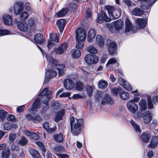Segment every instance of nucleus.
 I'll use <instances>...</instances> for the list:
<instances>
[{"label":"nucleus","mask_w":158,"mask_h":158,"mask_svg":"<svg viewBox=\"0 0 158 158\" xmlns=\"http://www.w3.org/2000/svg\"><path fill=\"white\" fill-rule=\"evenodd\" d=\"M28 141L27 139L24 137H22L20 139V145L24 146L27 144Z\"/></svg>","instance_id":"obj_49"},{"label":"nucleus","mask_w":158,"mask_h":158,"mask_svg":"<svg viewBox=\"0 0 158 158\" xmlns=\"http://www.w3.org/2000/svg\"><path fill=\"white\" fill-rule=\"evenodd\" d=\"M23 2H20V19L24 20L22 23L20 22V31L24 32L27 31L28 28V25L25 20L27 18L28 14L26 11H21L23 8Z\"/></svg>","instance_id":"obj_3"},{"label":"nucleus","mask_w":158,"mask_h":158,"mask_svg":"<svg viewBox=\"0 0 158 158\" xmlns=\"http://www.w3.org/2000/svg\"><path fill=\"white\" fill-rule=\"evenodd\" d=\"M144 13L143 11L139 8H136L132 11V14L135 16H141Z\"/></svg>","instance_id":"obj_36"},{"label":"nucleus","mask_w":158,"mask_h":158,"mask_svg":"<svg viewBox=\"0 0 158 158\" xmlns=\"http://www.w3.org/2000/svg\"><path fill=\"white\" fill-rule=\"evenodd\" d=\"M2 19L4 23L8 25H11L12 24V17L8 15H5L2 17Z\"/></svg>","instance_id":"obj_19"},{"label":"nucleus","mask_w":158,"mask_h":158,"mask_svg":"<svg viewBox=\"0 0 158 158\" xmlns=\"http://www.w3.org/2000/svg\"><path fill=\"white\" fill-rule=\"evenodd\" d=\"M87 51L90 53L95 54L97 52V50L93 46L91 45L86 48Z\"/></svg>","instance_id":"obj_40"},{"label":"nucleus","mask_w":158,"mask_h":158,"mask_svg":"<svg viewBox=\"0 0 158 158\" xmlns=\"http://www.w3.org/2000/svg\"><path fill=\"white\" fill-rule=\"evenodd\" d=\"M129 121L133 127L134 130L136 132H138L139 133H141V130L140 129V127L136 122H134L132 119H131Z\"/></svg>","instance_id":"obj_24"},{"label":"nucleus","mask_w":158,"mask_h":158,"mask_svg":"<svg viewBox=\"0 0 158 158\" xmlns=\"http://www.w3.org/2000/svg\"><path fill=\"white\" fill-rule=\"evenodd\" d=\"M86 62L89 64L97 63L98 61V57L95 55L88 54L85 57Z\"/></svg>","instance_id":"obj_8"},{"label":"nucleus","mask_w":158,"mask_h":158,"mask_svg":"<svg viewBox=\"0 0 158 158\" xmlns=\"http://www.w3.org/2000/svg\"><path fill=\"white\" fill-rule=\"evenodd\" d=\"M101 103L103 105H105L107 103L112 104L113 103V100L109 95L106 94L102 99Z\"/></svg>","instance_id":"obj_27"},{"label":"nucleus","mask_w":158,"mask_h":158,"mask_svg":"<svg viewBox=\"0 0 158 158\" xmlns=\"http://www.w3.org/2000/svg\"><path fill=\"white\" fill-rule=\"evenodd\" d=\"M34 40L35 42L39 44H43L45 41L43 35L40 33L35 35Z\"/></svg>","instance_id":"obj_20"},{"label":"nucleus","mask_w":158,"mask_h":158,"mask_svg":"<svg viewBox=\"0 0 158 158\" xmlns=\"http://www.w3.org/2000/svg\"><path fill=\"white\" fill-rule=\"evenodd\" d=\"M71 53L72 56L75 58L79 57L81 55V52L79 50L72 49Z\"/></svg>","instance_id":"obj_38"},{"label":"nucleus","mask_w":158,"mask_h":158,"mask_svg":"<svg viewBox=\"0 0 158 158\" xmlns=\"http://www.w3.org/2000/svg\"><path fill=\"white\" fill-rule=\"evenodd\" d=\"M76 122L74 124L73 127H71V132L73 135H78L81 131V127L82 124V119H76Z\"/></svg>","instance_id":"obj_4"},{"label":"nucleus","mask_w":158,"mask_h":158,"mask_svg":"<svg viewBox=\"0 0 158 158\" xmlns=\"http://www.w3.org/2000/svg\"><path fill=\"white\" fill-rule=\"evenodd\" d=\"M128 110L131 113H135L138 110V106L132 101H129L127 103Z\"/></svg>","instance_id":"obj_11"},{"label":"nucleus","mask_w":158,"mask_h":158,"mask_svg":"<svg viewBox=\"0 0 158 158\" xmlns=\"http://www.w3.org/2000/svg\"><path fill=\"white\" fill-rule=\"evenodd\" d=\"M84 85L83 84L80 82H77L76 83V89L79 91L82 90L84 88Z\"/></svg>","instance_id":"obj_45"},{"label":"nucleus","mask_w":158,"mask_h":158,"mask_svg":"<svg viewBox=\"0 0 158 158\" xmlns=\"http://www.w3.org/2000/svg\"><path fill=\"white\" fill-rule=\"evenodd\" d=\"M158 144V136H153L152 137L150 143L148 145V147L153 148L156 147Z\"/></svg>","instance_id":"obj_17"},{"label":"nucleus","mask_w":158,"mask_h":158,"mask_svg":"<svg viewBox=\"0 0 158 158\" xmlns=\"http://www.w3.org/2000/svg\"><path fill=\"white\" fill-rule=\"evenodd\" d=\"M96 41L98 45L102 47L104 44V40L102 37L99 35H98L96 37Z\"/></svg>","instance_id":"obj_32"},{"label":"nucleus","mask_w":158,"mask_h":158,"mask_svg":"<svg viewBox=\"0 0 158 158\" xmlns=\"http://www.w3.org/2000/svg\"><path fill=\"white\" fill-rule=\"evenodd\" d=\"M23 134L27 136H30L31 138L34 140H37L39 138V136L34 133H32L29 131L26 130L22 131Z\"/></svg>","instance_id":"obj_18"},{"label":"nucleus","mask_w":158,"mask_h":158,"mask_svg":"<svg viewBox=\"0 0 158 158\" xmlns=\"http://www.w3.org/2000/svg\"><path fill=\"white\" fill-rule=\"evenodd\" d=\"M93 87L92 86L88 85L86 87V90L89 96H90L92 94L93 91Z\"/></svg>","instance_id":"obj_50"},{"label":"nucleus","mask_w":158,"mask_h":158,"mask_svg":"<svg viewBox=\"0 0 158 158\" xmlns=\"http://www.w3.org/2000/svg\"><path fill=\"white\" fill-rule=\"evenodd\" d=\"M119 96L123 100H126L129 98V94L126 92L121 91V92H120Z\"/></svg>","instance_id":"obj_37"},{"label":"nucleus","mask_w":158,"mask_h":158,"mask_svg":"<svg viewBox=\"0 0 158 158\" xmlns=\"http://www.w3.org/2000/svg\"><path fill=\"white\" fill-rule=\"evenodd\" d=\"M85 41L83 40H77L76 48L77 49H82L84 47V42Z\"/></svg>","instance_id":"obj_46"},{"label":"nucleus","mask_w":158,"mask_h":158,"mask_svg":"<svg viewBox=\"0 0 158 158\" xmlns=\"http://www.w3.org/2000/svg\"><path fill=\"white\" fill-rule=\"evenodd\" d=\"M123 21L121 19L115 21L113 23V26L115 30L117 31L121 30L123 27Z\"/></svg>","instance_id":"obj_22"},{"label":"nucleus","mask_w":158,"mask_h":158,"mask_svg":"<svg viewBox=\"0 0 158 158\" xmlns=\"http://www.w3.org/2000/svg\"><path fill=\"white\" fill-rule=\"evenodd\" d=\"M10 155V151L9 148H6L2 152V158H9Z\"/></svg>","instance_id":"obj_35"},{"label":"nucleus","mask_w":158,"mask_h":158,"mask_svg":"<svg viewBox=\"0 0 158 158\" xmlns=\"http://www.w3.org/2000/svg\"><path fill=\"white\" fill-rule=\"evenodd\" d=\"M136 24L142 29L144 28L147 23V22L143 19L138 18L135 21Z\"/></svg>","instance_id":"obj_23"},{"label":"nucleus","mask_w":158,"mask_h":158,"mask_svg":"<svg viewBox=\"0 0 158 158\" xmlns=\"http://www.w3.org/2000/svg\"><path fill=\"white\" fill-rule=\"evenodd\" d=\"M118 82L119 84L122 86H123L124 85L125 82H127V81H125L124 80L122 79V78H119L118 79Z\"/></svg>","instance_id":"obj_62"},{"label":"nucleus","mask_w":158,"mask_h":158,"mask_svg":"<svg viewBox=\"0 0 158 158\" xmlns=\"http://www.w3.org/2000/svg\"><path fill=\"white\" fill-rule=\"evenodd\" d=\"M53 139L57 143H62L63 139V135L61 132L55 134L53 136Z\"/></svg>","instance_id":"obj_26"},{"label":"nucleus","mask_w":158,"mask_h":158,"mask_svg":"<svg viewBox=\"0 0 158 158\" xmlns=\"http://www.w3.org/2000/svg\"><path fill=\"white\" fill-rule=\"evenodd\" d=\"M57 73L55 71L51 69L48 70L46 73L45 79H48L52 77H55Z\"/></svg>","instance_id":"obj_28"},{"label":"nucleus","mask_w":158,"mask_h":158,"mask_svg":"<svg viewBox=\"0 0 158 158\" xmlns=\"http://www.w3.org/2000/svg\"><path fill=\"white\" fill-rule=\"evenodd\" d=\"M60 107V105L59 103L56 102H52V108L54 112H56Z\"/></svg>","instance_id":"obj_41"},{"label":"nucleus","mask_w":158,"mask_h":158,"mask_svg":"<svg viewBox=\"0 0 158 158\" xmlns=\"http://www.w3.org/2000/svg\"><path fill=\"white\" fill-rule=\"evenodd\" d=\"M104 21L106 22H109L110 21V19L108 18L104 12H102L98 14L97 22V23H101Z\"/></svg>","instance_id":"obj_10"},{"label":"nucleus","mask_w":158,"mask_h":158,"mask_svg":"<svg viewBox=\"0 0 158 158\" xmlns=\"http://www.w3.org/2000/svg\"><path fill=\"white\" fill-rule=\"evenodd\" d=\"M63 150V147L61 146H57L56 147L54 148V150L55 152H62Z\"/></svg>","instance_id":"obj_59"},{"label":"nucleus","mask_w":158,"mask_h":158,"mask_svg":"<svg viewBox=\"0 0 158 158\" xmlns=\"http://www.w3.org/2000/svg\"><path fill=\"white\" fill-rule=\"evenodd\" d=\"M141 2V7L143 9L148 10L150 6H152L154 3H152L150 0H139Z\"/></svg>","instance_id":"obj_13"},{"label":"nucleus","mask_w":158,"mask_h":158,"mask_svg":"<svg viewBox=\"0 0 158 158\" xmlns=\"http://www.w3.org/2000/svg\"><path fill=\"white\" fill-rule=\"evenodd\" d=\"M59 35L57 33H51L50 35V40L48 43V47L50 48L53 45V42L58 43L59 42Z\"/></svg>","instance_id":"obj_9"},{"label":"nucleus","mask_w":158,"mask_h":158,"mask_svg":"<svg viewBox=\"0 0 158 158\" xmlns=\"http://www.w3.org/2000/svg\"><path fill=\"white\" fill-rule=\"evenodd\" d=\"M16 135L15 134H10L9 135V139L10 141H13L16 138Z\"/></svg>","instance_id":"obj_57"},{"label":"nucleus","mask_w":158,"mask_h":158,"mask_svg":"<svg viewBox=\"0 0 158 158\" xmlns=\"http://www.w3.org/2000/svg\"><path fill=\"white\" fill-rule=\"evenodd\" d=\"M65 23L66 21L64 19H60L57 21L56 24L60 32H61L63 31Z\"/></svg>","instance_id":"obj_25"},{"label":"nucleus","mask_w":158,"mask_h":158,"mask_svg":"<svg viewBox=\"0 0 158 158\" xmlns=\"http://www.w3.org/2000/svg\"><path fill=\"white\" fill-rule=\"evenodd\" d=\"M47 60L49 63L54 64L55 68L58 71L59 76H62L64 75L65 71V66L63 64H57L58 61L55 60L51 56L49 55H45Z\"/></svg>","instance_id":"obj_2"},{"label":"nucleus","mask_w":158,"mask_h":158,"mask_svg":"<svg viewBox=\"0 0 158 158\" xmlns=\"http://www.w3.org/2000/svg\"><path fill=\"white\" fill-rule=\"evenodd\" d=\"M141 110L145 111L147 109V102L146 100H141L139 103Z\"/></svg>","instance_id":"obj_30"},{"label":"nucleus","mask_w":158,"mask_h":158,"mask_svg":"<svg viewBox=\"0 0 158 158\" xmlns=\"http://www.w3.org/2000/svg\"><path fill=\"white\" fill-rule=\"evenodd\" d=\"M107 82L103 80H101L98 82V86L100 88H106L107 86Z\"/></svg>","instance_id":"obj_44"},{"label":"nucleus","mask_w":158,"mask_h":158,"mask_svg":"<svg viewBox=\"0 0 158 158\" xmlns=\"http://www.w3.org/2000/svg\"><path fill=\"white\" fill-rule=\"evenodd\" d=\"M4 127L5 130H9L12 127L11 124L10 123H6L4 124Z\"/></svg>","instance_id":"obj_55"},{"label":"nucleus","mask_w":158,"mask_h":158,"mask_svg":"<svg viewBox=\"0 0 158 158\" xmlns=\"http://www.w3.org/2000/svg\"><path fill=\"white\" fill-rule=\"evenodd\" d=\"M151 136V135L149 133H144L141 136V138L143 141L145 142H147L149 141Z\"/></svg>","instance_id":"obj_34"},{"label":"nucleus","mask_w":158,"mask_h":158,"mask_svg":"<svg viewBox=\"0 0 158 158\" xmlns=\"http://www.w3.org/2000/svg\"><path fill=\"white\" fill-rule=\"evenodd\" d=\"M49 90V87L47 86L44 88L42 91L39 94L38 97H37L33 104L31 110L33 111L35 110L38 109L39 106V102L41 99L40 96L42 98L41 99L42 102L45 104L47 106H48V102L50 96L49 94H47Z\"/></svg>","instance_id":"obj_1"},{"label":"nucleus","mask_w":158,"mask_h":158,"mask_svg":"<svg viewBox=\"0 0 158 158\" xmlns=\"http://www.w3.org/2000/svg\"><path fill=\"white\" fill-rule=\"evenodd\" d=\"M96 35V32L94 29L93 28L90 29L88 33L87 41L89 42H92Z\"/></svg>","instance_id":"obj_21"},{"label":"nucleus","mask_w":158,"mask_h":158,"mask_svg":"<svg viewBox=\"0 0 158 158\" xmlns=\"http://www.w3.org/2000/svg\"><path fill=\"white\" fill-rule=\"evenodd\" d=\"M24 6L26 10L28 11L30 10L31 8L30 6V3H25Z\"/></svg>","instance_id":"obj_64"},{"label":"nucleus","mask_w":158,"mask_h":158,"mask_svg":"<svg viewBox=\"0 0 158 158\" xmlns=\"http://www.w3.org/2000/svg\"><path fill=\"white\" fill-rule=\"evenodd\" d=\"M107 45H108V49L109 54L111 55L114 54L117 50V45L114 42H111L110 39H107L106 41Z\"/></svg>","instance_id":"obj_7"},{"label":"nucleus","mask_w":158,"mask_h":158,"mask_svg":"<svg viewBox=\"0 0 158 158\" xmlns=\"http://www.w3.org/2000/svg\"><path fill=\"white\" fill-rule=\"evenodd\" d=\"M67 46L68 45L66 43H63L58 48H55L54 50V51L56 53L62 54L66 51Z\"/></svg>","instance_id":"obj_12"},{"label":"nucleus","mask_w":158,"mask_h":158,"mask_svg":"<svg viewBox=\"0 0 158 158\" xmlns=\"http://www.w3.org/2000/svg\"><path fill=\"white\" fill-rule=\"evenodd\" d=\"M112 92L114 95H117L118 93L121 92L120 88H115L112 89Z\"/></svg>","instance_id":"obj_51"},{"label":"nucleus","mask_w":158,"mask_h":158,"mask_svg":"<svg viewBox=\"0 0 158 158\" xmlns=\"http://www.w3.org/2000/svg\"><path fill=\"white\" fill-rule=\"evenodd\" d=\"M86 32L83 28H78L76 30V37L77 40L85 41L86 39Z\"/></svg>","instance_id":"obj_5"},{"label":"nucleus","mask_w":158,"mask_h":158,"mask_svg":"<svg viewBox=\"0 0 158 158\" xmlns=\"http://www.w3.org/2000/svg\"><path fill=\"white\" fill-rule=\"evenodd\" d=\"M106 8L108 11V12L110 17L111 16L115 19H117L121 15L120 12L117 10H114V7L110 6H106Z\"/></svg>","instance_id":"obj_6"},{"label":"nucleus","mask_w":158,"mask_h":158,"mask_svg":"<svg viewBox=\"0 0 158 158\" xmlns=\"http://www.w3.org/2000/svg\"><path fill=\"white\" fill-rule=\"evenodd\" d=\"M37 145L38 146L39 148L41 151L42 153L44 156H45V153L46 150L45 148L44 144L41 142L37 141L36 143Z\"/></svg>","instance_id":"obj_33"},{"label":"nucleus","mask_w":158,"mask_h":158,"mask_svg":"<svg viewBox=\"0 0 158 158\" xmlns=\"http://www.w3.org/2000/svg\"><path fill=\"white\" fill-rule=\"evenodd\" d=\"M148 108L149 109H152L153 108V105L151 101V98L149 96L148 98Z\"/></svg>","instance_id":"obj_52"},{"label":"nucleus","mask_w":158,"mask_h":158,"mask_svg":"<svg viewBox=\"0 0 158 158\" xmlns=\"http://www.w3.org/2000/svg\"><path fill=\"white\" fill-rule=\"evenodd\" d=\"M64 84L65 88L67 89H71L74 86L73 81L69 79L64 80Z\"/></svg>","instance_id":"obj_14"},{"label":"nucleus","mask_w":158,"mask_h":158,"mask_svg":"<svg viewBox=\"0 0 158 158\" xmlns=\"http://www.w3.org/2000/svg\"><path fill=\"white\" fill-rule=\"evenodd\" d=\"M43 128L46 130L47 129H48L49 127V126L48 122H45L43 123Z\"/></svg>","instance_id":"obj_63"},{"label":"nucleus","mask_w":158,"mask_h":158,"mask_svg":"<svg viewBox=\"0 0 158 158\" xmlns=\"http://www.w3.org/2000/svg\"><path fill=\"white\" fill-rule=\"evenodd\" d=\"M68 10H69L67 8H63L57 12L56 15L57 17H63L67 14Z\"/></svg>","instance_id":"obj_29"},{"label":"nucleus","mask_w":158,"mask_h":158,"mask_svg":"<svg viewBox=\"0 0 158 158\" xmlns=\"http://www.w3.org/2000/svg\"><path fill=\"white\" fill-rule=\"evenodd\" d=\"M125 26V33L127 34L133 28V26L131 22L127 17L126 18V19Z\"/></svg>","instance_id":"obj_15"},{"label":"nucleus","mask_w":158,"mask_h":158,"mask_svg":"<svg viewBox=\"0 0 158 158\" xmlns=\"http://www.w3.org/2000/svg\"><path fill=\"white\" fill-rule=\"evenodd\" d=\"M6 118H15V115L13 114H8V112L6 111L3 109L0 110V118H5L7 116Z\"/></svg>","instance_id":"obj_16"},{"label":"nucleus","mask_w":158,"mask_h":158,"mask_svg":"<svg viewBox=\"0 0 158 158\" xmlns=\"http://www.w3.org/2000/svg\"><path fill=\"white\" fill-rule=\"evenodd\" d=\"M83 98V96L79 94H73V96L71 97V98L74 99H78L82 98Z\"/></svg>","instance_id":"obj_56"},{"label":"nucleus","mask_w":158,"mask_h":158,"mask_svg":"<svg viewBox=\"0 0 158 158\" xmlns=\"http://www.w3.org/2000/svg\"><path fill=\"white\" fill-rule=\"evenodd\" d=\"M11 32L6 30H0V35L1 36L10 34Z\"/></svg>","instance_id":"obj_54"},{"label":"nucleus","mask_w":158,"mask_h":158,"mask_svg":"<svg viewBox=\"0 0 158 158\" xmlns=\"http://www.w3.org/2000/svg\"><path fill=\"white\" fill-rule=\"evenodd\" d=\"M71 94L70 93H64L59 95V97L60 98L62 97H67L70 96Z\"/></svg>","instance_id":"obj_60"},{"label":"nucleus","mask_w":158,"mask_h":158,"mask_svg":"<svg viewBox=\"0 0 158 158\" xmlns=\"http://www.w3.org/2000/svg\"><path fill=\"white\" fill-rule=\"evenodd\" d=\"M14 10L15 14V15H18L20 14L19 2H17L15 4L14 7Z\"/></svg>","instance_id":"obj_39"},{"label":"nucleus","mask_w":158,"mask_h":158,"mask_svg":"<svg viewBox=\"0 0 158 158\" xmlns=\"http://www.w3.org/2000/svg\"><path fill=\"white\" fill-rule=\"evenodd\" d=\"M123 87L127 90L129 91H131L132 90V88L131 85L127 82H126L123 86Z\"/></svg>","instance_id":"obj_53"},{"label":"nucleus","mask_w":158,"mask_h":158,"mask_svg":"<svg viewBox=\"0 0 158 158\" xmlns=\"http://www.w3.org/2000/svg\"><path fill=\"white\" fill-rule=\"evenodd\" d=\"M117 63L116 59L114 57L111 58L109 60L107 63L106 66H109L110 64H114Z\"/></svg>","instance_id":"obj_47"},{"label":"nucleus","mask_w":158,"mask_h":158,"mask_svg":"<svg viewBox=\"0 0 158 158\" xmlns=\"http://www.w3.org/2000/svg\"><path fill=\"white\" fill-rule=\"evenodd\" d=\"M91 16V10L87 9L85 13V17L86 19L88 20Z\"/></svg>","instance_id":"obj_48"},{"label":"nucleus","mask_w":158,"mask_h":158,"mask_svg":"<svg viewBox=\"0 0 158 158\" xmlns=\"http://www.w3.org/2000/svg\"><path fill=\"white\" fill-rule=\"evenodd\" d=\"M15 144H13L11 147V150L12 151H17L19 149V146L20 145V140L15 141Z\"/></svg>","instance_id":"obj_42"},{"label":"nucleus","mask_w":158,"mask_h":158,"mask_svg":"<svg viewBox=\"0 0 158 158\" xmlns=\"http://www.w3.org/2000/svg\"><path fill=\"white\" fill-rule=\"evenodd\" d=\"M65 112V109H62L61 110L56 114V118H62Z\"/></svg>","instance_id":"obj_43"},{"label":"nucleus","mask_w":158,"mask_h":158,"mask_svg":"<svg viewBox=\"0 0 158 158\" xmlns=\"http://www.w3.org/2000/svg\"><path fill=\"white\" fill-rule=\"evenodd\" d=\"M56 129V126H54L53 127L51 128L49 126L48 129L46 131H48V133L49 134H51L54 132Z\"/></svg>","instance_id":"obj_58"},{"label":"nucleus","mask_w":158,"mask_h":158,"mask_svg":"<svg viewBox=\"0 0 158 158\" xmlns=\"http://www.w3.org/2000/svg\"><path fill=\"white\" fill-rule=\"evenodd\" d=\"M35 22V20L33 18H31L28 20V24L31 27L33 26Z\"/></svg>","instance_id":"obj_61"},{"label":"nucleus","mask_w":158,"mask_h":158,"mask_svg":"<svg viewBox=\"0 0 158 158\" xmlns=\"http://www.w3.org/2000/svg\"><path fill=\"white\" fill-rule=\"evenodd\" d=\"M29 152L33 158H41L39 152L34 148H30L29 149Z\"/></svg>","instance_id":"obj_31"}]
</instances>
